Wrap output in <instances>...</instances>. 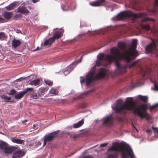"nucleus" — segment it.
<instances>
[{
  "instance_id": "8",
  "label": "nucleus",
  "mask_w": 158,
  "mask_h": 158,
  "mask_svg": "<svg viewBox=\"0 0 158 158\" xmlns=\"http://www.w3.org/2000/svg\"><path fill=\"white\" fill-rule=\"evenodd\" d=\"M59 131H57L46 135L44 137V145H45L48 142H51L57 135Z\"/></svg>"
},
{
  "instance_id": "28",
  "label": "nucleus",
  "mask_w": 158,
  "mask_h": 158,
  "mask_svg": "<svg viewBox=\"0 0 158 158\" xmlns=\"http://www.w3.org/2000/svg\"><path fill=\"white\" fill-rule=\"evenodd\" d=\"M118 154L115 153L114 154H111L108 155L106 158H118Z\"/></svg>"
},
{
  "instance_id": "25",
  "label": "nucleus",
  "mask_w": 158,
  "mask_h": 158,
  "mask_svg": "<svg viewBox=\"0 0 158 158\" xmlns=\"http://www.w3.org/2000/svg\"><path fill=\"white\" fill-rule=\"evenodd\" d=\"M12 141L13 142L19 144H22L23 143V140H21L20 139H16L15 138H12Z\"/></svg>"
},
{
  "instance_id": "13",
  "label": "nucleus",
  "mask_w": 158,
  "mask_h": 158,
  "mask_svg": "<svg viewBox=\"0 0 158 158\" xmlns=\"http://www.w3.org/2000/svg\"><path fill=\"white\" fill-rule=\"evenodd\" d=\"M17 12L23 14H27L29 13L27 7L24 6H19L17 9Z\"/></svg>"
},
{
  "instance_id": "4",
  "label": "nucleus",
  "mask_w": 158,
  "mask_h": 158,
  "mask_svg": "<svg viewBox=\"0 0 158 158\" xmlns=\"http://www.w3.org/2000/svg\"><path fill=\"white\" fill-rule=\"evenodd\" d=\"M108 151L120 152L121 154V158H135L132 149L125 146L123 144L118 142L113 143V145L108 149Z\"/></svg>"
},
{
  "instance_id": "11",
  "label": "nucleus",
  "mask_w": 158,
  "mask_h": 158,
  "mask_svg": "<svg viewBox=\"0 0 158 158\" xmlns=\"http://www.w3.org/2000/svg\"><path fill=\"white\" fill-rule=\"evenodd\" d=\"M148 14L156 15L158 14V0H155L154 7L148 12Z\"/></svg>"
},
{
  "instance_id": "48",
  "label": "nucleus",
  "mask_w": 158,
  "mask_h": 158,
  "mask_svg": "<svg viewBox=\"0 0 158 158\" xmlns=\"http://www.w3.org/2000/svg\"><path fill=\"white\" fill-rule=\"evenodd\" d=\"M27 120L26 119H25V120H24V121H23V125H26V124L25 123V122H27Z\"/></svg>"
},
{
  "instance_id": "51",
  "label": "nucleus",
  "mask_w": 158,
  "mask_h": 158,
  "mask_svg": "<svg viewBox=\"0 0 158 158\" xmlns=\"http://www.w3.org/2000/svg\"><path fill=\"white\" fill-rule=\"evenodd\" d=\"M133 127H134V128L137 131V132L138 131V130L136 129V128L133 125Z\"/></svg>"
},
{
  "instance_id": "27",
  "label": "nucleus",
  "mask_w": 158,
  "mask_h": 158,
  "mask_svg": "<svg viewBox=\"0 0 158 158\" xmlns=\"http://www.w3.org/2000/svg\"><path fill=\"white\" fill-rule=\"evenodd\" d=\"M46 91L47 90L45 88H41L39 89L38 92L40 94V96L42 97L44 95V92Z\"/></svg>"
},
{
  "instance_id": "15",
  "label": "nucleus",
  "mask_w": 158,
  "mask_h": 158,
  "mask_svg": "<svg viewBox=\"0 0 158 158\" xmlns=\"http://www.w3.org/2000/svg\"><path fill=\"white\" fill-rule=\"evenodd\" d=\"M21 43V42L19 40L14 39L12 41V47L14 48H16L19 47Z\"/></svg>"
},
{
  "instance_id": "29",
  "label": "nucleus",
  "mask_w": 158,
  "mask_h": 158,
  "mask_svg": "<svg viewBox=\"0 0 158 158\" xmlns=\"http://www.w3.org/2000/svg\"><path fill=\"white\" fill-rule=\"evenodd\" d=\"M138 97L139 99L144 101L145 102H147L148 100V97L146 96L139 95Z\"/></svg>"
},
{
  "instance_id": "9",
  "label": "nucleus",
  "mask_w": 158,
  "mask_h": 158,
  "mask_svg": "<svg viewBox=\"0 0 158 158\" xmlns=\"http://www.w3.org/2000/svg\"><path fill=\"white\" fill-rule=\"evenodd\" d=\"M15 150L12 151V152H13V154L12 156V158H21L24 156L25 152L23 150H21L20 149L16 147H14Z\"/></svg>"
},
{
  "instance_id": "22",
  "label": "nucleus",
  "mask_w": 158,
  "mask_h": 158,
  "mask_svg": "<svg viewBox=\"0 0 158 158\" xmlns=\"http://www.w3.org/2000/svg\"><path fill=\"white\" fill-rule=\"evenodd\" d=\"M84 123L83 120H81L79 121L77 123L73 124V127L74 128H78L82 126Z\"/></svg>"
},
{
  "instance_id": "21",
  "label": "nucleus",
  "mask_w": 158,
  "mask_h": 158,
  "mask_svg": "<svg viewBox=\"0 0 158 158\" xmlns=\"http://www.w3.org/2000/svg\"><path fill=\"white\" fill-rule=\"evenodd\" d=\"M34 89L33 88H27L25 89L23 92L25 94L27 93H28L31 97V94L34 93Z\"/></svg>"
},
{
  "instance_id": "14",
  "label": "nucleus",
  "mask_w": 158,
  "mask_h": 158,
  "mask_svg": "<svg viewBox=\"0 0 158 158\" xmlns=\"http://www.w3.org/2000/svg\"><path fill=\"white\" fill-rule=\"evenodd\" d=\"M113 119L111 116L107 117L103 122V124L105 125L110 126L112 124Z\"/></svg>"
},
{
  "instance_id": "19",
  "label": "nucleus",
  "mask_w": 158,
  "mask_h": 158,
  "mask_svg": "<svg viewBox=\"0 0 158 158\" xmlns=\"http://www.w3.org/2000/svg\"><path fill=\"white\" fill-rule=\"evenodd\" d=\"M40 97H41L40 94H39L38 92L35 93L34 91V93L31 94L30 98L32 99H36L39 98Z\"/></svg>"
},
{
  "instance_id": "20",
  "label": "nucleus",
  "mask_w": 158,
  "mask_h": 158,
  "mask_svg": "<svg viewBox=\"0 0 158 158\" xmlns=\"http://www.w3.org/2000/svg\"><path fill=\"white\" fill-rule=\"evenodd\" d=\"M73 69V68H72L71 66L70 65L65 69V70L63 72L64 75L65 76L69 74Z\"/></svg>"
},
{
  "instance_id": "26",
  "label": "nucleus",
  "mask_w": 158,
  "mask_h": 158,
  "mask_svg": "<svg viewBox=\"0 0 158 158\" xmlns=\"http://www.w3.org/2000/svg\"><path fill=\"white\" fill-rule=\"evenodd\" d=\"M141 27L143 29H144L147 31L149 30L150 28V27L148 24H142L141 25Z\"/></svg>"
},
{
  "instance_id": "23",
  "label": "nucleus",
  "mask_w": 158,
  "mask_h": 158,
  "mask_svg": "<svg viewBox=\"0 0 158 158\" xmlns=\"http://www.w3.org/2000/svg\"><path fill=\"white\" fill-rule=\"evenodd\" d=\"M40 81L39 79H36L31 81L29 82V85H32L36 86L38 85Z\"/></svg>"
},
{
  "instance_id": "16",
  "label": "nucleus",
  "mask_w": 158,
  "mask_h": 158,
  "mask_svg": "<svg viewBox=\"0 0 158 158\" xmlns=\"http://www.w3.org/2000/svg\"><path fill=\"white\" fill-rule=\"evenodd\" d=\"M17 3L14 2L10 4L8 6H6L5 8L7 10H11L13 9L16 6Z\"/></svg>"
},
{
  "instance_id": "17",
  "label": "nucleus",
  "mask_w": 158,
  "mask_h": 158,
  "mask_svg": "<svg viewBox=\"0 0 158 158\" xmlns=\"http://www.w3.org/2000/svg\"><path fill=\"white\" fill-rule=\"evenodd\" d=\"M25 95L23 91L17 92L14 95V98L16 99H19L23 97Z\"/></svg>"
},
{
  "instance_id": "34",
  "label": "nucleus",
  "mask_w": 158,
  "mask_h": 158,
  "mask_svg": "<svg viewBox=\"0 0 158 158\" xmlns=\"http://www.w3.org/2000/svg\"><path fill=\"white\" fill-rule=\"evenodd\" d=\"M45 82L46 85H48L49 86L52 85L53 84L52 82L50 80H45Z\"/></svg>"
},
{
  "instance_id": "43",
  "label": "nucleus",
  "mask_w": 158,
  "mask_h": 158,
  "mask_svg": "<svg viewBox=\"0 0 158 158\" xmlns=\"http://www.w3.org/2000/svg\"><path fill=\"white\" fill-rule=\"evenodd\" d=\"M16 18H21L22 17V15L20 14L16 15L15 16Z\"/></svg>"
},
{
  "instance_id": "12",
  "label": "nucleus",
  "mask_w": 158,
  "mask_h": 158,
  "mask_svg": "<svg viewBox=\"0 0 158 158\" xmlns=\"http://www.w3.org/2000/svg\"><path fill=\"white\" fill-rule=\"evenodd\" d=\"M135 39H133L132 41H133ZM137 41V40L136 39H135ZM133 42V41H132ZM118 47L120 49L122 50H126L127 45L126 44L125 42H118ZM130 48H131L132 49H133V48L132 47V43H131V46L129 48V50L128 51H130ZM125 51L123 52H124L125 51Z\"/></svg>"
},
{
  "instance_id": "40",
  "label": "nucleus",
  "mask_w": 158,
  "mask_h": 158,
  "mask_svg": "<svg viewBox=\"0 0 158 158\" xmlns=\"http://www.w3.org/2000/svg\"><path fill=\"white\" fill-rule=\"evenodd\" d=\"M142 21L143 22H145L147 21H154V19L151 18H144V19H142Z\"/></svg>"
},
{
  "instance_id": "10",
  "label": "nucleus",
  "mask_w": 158,
  "mask_h": 158,
  "mask_svg": "<svg viewBox=\"0 0 158 158\" xmlns=\"http://www.w3.org/2000/svg\"><path fill=\"white\" fill-rule=\"evenodd\" d=\"M152 42L148 45L146 48L145 49L147 52L148 53H154L156 50V40H154L152 39Z\"/></svg>"
},
{
  "instance_id": "5",
  "label": "nucleus",
  "mask_w": 158,
  "mask_h": 158,
  "mask_svg": "<svg viewBox=\"0 0 158 158\" xmlns=\"http://www.w3.org/2000/svg\"><path fill=\"white\" fill-rule=\"evenodd\" d=\"M147 14L145 13H141L139 14L133 13L130 11H123L118 14L116 16L118 20H122L125 19L131 18L133 20L140 17H146Z\"/></svg>"
},
{
  "instance_id": "35",
  "label": "nucleus",
  "mask_w": 158,
  "mask_h": 158,
  "mask_svg": "<svg viewBox=\"0 0 158 158\" xmlns=\"http://www.w3.org/2000/svg\"><path fill=\"white\" fill-rule=\"evenodd\" d=\"M3 16L0 15V23H4L6 22V19L3 18Z\"/></svg>"
},
{
  "instance_id": "47",
  "label": "nucleus",
  "mask_w": 158,
  "mask_h": 158,
  "mask_svg": "<svg viewBox=\"0 0 158 158\" xmlns=\"http://www.w3.org/2000/svg\"><path fill=\"white\" fill-rule=\"evenodd\" d=\"M83 158H93V157L91 156L88 155V156L84 157Z\"/></svg>"
},
{
  "instance_id": "1",
  "label": "nucleus",
  "mask_w": 158,
  "mask_h": 158,
  "mask_svg": "<svg viewBox=\"0 0 158 158\" xmlns=\"http://www.w3.org/2000/svg\"><path fill=\"white\" fill-rule=\"evenodd\" d=\"M133 49L130 48V51H125L122 54L119 50L117 47H113L110 49V52L113 55H107L105 58L109 63H111L114 61L117 67L116 72L119 74L125 73L128 67L131 68L135 65L136 62L130 64L129 63L132 60L131 56L135 57L137 56V52L135 50L137 47V41L134 40L132 43Z\"/></svg>"
},
{
  "instance_id": "44",
  "label": "nucleus",
  "mask_w": 158,
  "mask_h": 158,
  "mask_svg": "<svg viewBox=\"0 0 158 158\" xmlns=\"http://www.w3.org/2000/svg\"><path fill=\"white\" fill-rule=\"evenodd\" d=\"M85 104H81L80 106V107L81 108H85Z\"/></svg>"
},
{
  "instance_id": "37",
  "label": "nucleus",
  "mask_w": 158,
  "mask_h": 158,
  "mask_svg": "<svg viewBox=\"0 0 158 158\" xmlns=\"http://www.w3.org/2000/svg\"><path fill=\"white\" fill-rule=\"evenodd\" d=\"M105 1L106 0H99L97 1L99 6L103 5V3L105 2Z\"/></svg>"
},
{
  "instance_id": "41",
  "label": "nucleus",
  "mask_w": 158,
  "mask_h": 158,
  "mask_svg": "<svg viewBox=\"0 0 158 158\" xmlns=\"http://www.w3.org/2000/svg\"><path fill=\"white\" fill-rule=\"evenodd\" d=\"M154 89L155 90L158 91V85L156 84H154Z\"/></svg>"
},
{
  "instance_id": "30",
  "label": "nucleus",
  "mask_w": 158,
  "mask_h": 158,
  "mask_svg": "<svg viewBox=\"0 0 158 158\" xmlns=\"http://www.w3.org/2000/svg\"><path fill=\"white\" fill-rule=\"evenodd\" d=\"M1 98L4 99H6L8 101L10 100L11 99V98L10 97H8L6 95H1L0 96Z\"/></svg>"
},
{
  "instance_id": "7",
  "label": "nucleus",
  "mask_w": 158,
  "mask_h": 158,
  "mask_svg": "<svg viewBox=\"0 0 158 158\" xmlns=\"http://www.w3.org/2000/svg\"><path fill=\"white\" fill-rule=\"evenodd\" d=\"M14 146H9L6 142L2 140L0 141V149L3 151L4 153L6 154H11L12 151L15 150Z\"/></svg>"
},
{
  "instance_id": "38",
  "label": "nucleus",
  "mask_w": 158,
  "mask_h": 158,
  "mask_svg": "<svg viewBox=\"0 0 158 158\" xmlns=\"http://www.w3.org/2000/svg\"><path fill=\"white\" fill-rule=\"evenodd\" d=\"M17 93V92L14 89H12L10 91V92L9 94L10 95H15Z\"/></svg>"
},
{
  "instance_id": "18",
  "label": "nucleus",
  "mask_w": 158,
  "mask_h": 158,
  "mask_svg": "<svg viewBox=\"0 0 158 158\" xmlns=\"http://www.w3.org/2000/svg\"><path fill=\"white\" fill-rule=\"evenodd\" d=\"M2 15L4 18L9 19L11 18L12 13L11 12L6 11L2 14Z\"/></svg>"
},
{
  "instance_id": "36",
  "label": "nucleus",
  "mask_w": 158,
  "mask_h": 158,
  "mask_svg": "<svg viewBox=\"0 0 158 158\" xmlns=\"http://www.w3.org/2000/svg\"><path fill=\"white\" fill-rule=\"evenodd\" d=\"M152 129L155 135L156 134H157L158 135V128L152 127Z\"/></svg>"
},
{
  "instance_id": "33",
  "label": "nucleus",
  "mask_w": 158,
  "mask_h": 158,
  "mask_svg": "<svg viewBox=\"0 0 158 158\" xmlns=\"http://www.w3.org/2000/svg\"><path fill=\"white\" fill-rule=\"evenodd\" d=\"M88 92H86L83 94L80 95L79 96L77 97V98L78 99H80L82 98H85V95H86L88 94Z\"/></svg>"
},
{
  "instance_id": "50",
  "label": "nucleus",
  "mask_w": 158,
  "mask_h": 158,
  "mask_svg": "<svg viewBox=\"0 0 158 158\" xmlns=\"http://www.w3.org/2000/svg\"><path fill=\"white\" fill-rule=\"evenodd\" d=\"M17 32L18 33H21V31L19 29H17Z\"/></svg>"
},
{
  "instance_id": "42",
  "label": "nucleus",
  "mask_w": 158,
  "mask_h": 158,
  "mask_svg": "<svg viewBox=\"0 0 158 158\" xmlns=\"http://www.w3.org/2000/svg\"><path fill=\"white\" fill-rule=\"evenodd\" d=\"M108 144V143H102V144H101L100 146V147H104L106 146V145H107Z\"/></svg>"
},
{
  "instance_id": "52",
  "label": "nucleus",
  "mask_w": 158,
  "mask_h": 158,
  "mask_svg": "<svg viewBox=\"0 0 158 158\" xmlns=\"http://www.w3.org/2000/svg\"><path fill=\"white\" fill-rule=\"evenodd\" d=\"M33 128L34 129H35V124H34L33 125Z\"/></svg>"
},
{
  "instance_id": "31",
  "label": "nucleus",
  "mask_w": 158,
  "mask_h": 158,
  "mask_svg": "<svg viewBox=\"0 0 158 158\" xmlns=\"http://www.w3.org/2000/svg\"><path fill=\"white\" fill-rule=\"evenodd\" d=\"M89 5L93 6H99V5L98 4L97 1L96 2H92L89 3Z\"/></svg>"
},
{
  "instance_id": "2",
  "label": "nucleus",
  "mask_w": 158,
  "mask_h": 158,
  "mask_svg": "<svg viewBox=\"0 0 158 158\" xmlns=\"http://www.w3.org/2000/svg\"><path fill=\"white\" fill-rule=\"evenodd\" d=\"M135 105V102L132 98H127L123 104L122 100H118L116 105L113 108L117 113H119L124 115L128 111H132L141 118H145L147 120H150L151 118V116L146 112L147 106L145 104H142L139 107H136Z\"/></svg>"
},
{
  "instance_id": "3",
  "label": "nucleus",
  "mask_w": 158,
  "mask_h": 158,
  "mask_svg": "<svg viewBox=\"0 0 158 158\" xmlns=\"http://www.w3.org/2000/svg\"><path fill=\"white\" fill-rule=\"evenodd\" d=\"M106 58V57L105 58V55L104 54H101L98 56V60L96 61V65L92 68L91 71L86 75L85 78L82 77H80V82L81 84H82L85 82L86 86H89L94 80L103 78L106 76V70L102 68L100 69L99 73L95 76H94L96 69V66L102 65V62L104 61V59L105 58V59ZM105 60H106L105 59Z\"/></svg>"
},
{
  "instance_id": "24",
  "label": "nucleus",
  "mask_w": 158,
  "mask_h": 158,
  "mask_svg": "<svg viewBox=\"0 0 158 158\" xmlns=\"http://www.w3.org/2000/svg\"><path fill=\"white\" fill-rule=\"evenodd\" d=\"M7 38L6 35L3 32H0V40H4Z\"/></svg>"
},
{
  "instance_id": "53",
  "label": "nucleus",
  "mask_w": 158,
  "mask_h": 158,
  "mask_svg": "<svg viewBox=\"0 0 158 158\" xmlns=\"http://www.w3.org/2000/svg\"><path fill=\"white\" fill-rule=\"evenodd\" d=\"M38 47H37V48L35 49V50H34V51H35L36 50H38Z\"/></svg>"
},
{
  "instance_id": "45",
  "label": "nucleus",
  "mask_w": 158,
  "mask_h": 158,
  "mask_svg": "<svg viewBox=\"0 0 158 158\" xmlns=\"http://www.w3.org/2000/svg\"><path fill=\"white\" fill-rule=\"evenodd\" d=\"M23 80V77L20 78L18 79L17 80V81H21Z\"/></svg>"
},
{
  "instance_id": "49",
  "label": "nucleus",
  "mask_w": 158,
  "mask_h": 158,
  "mask_svg": "<svg viewBox=\"0 0 158 158\" xmlns=\"http://www.w3.org/2000/svg\"><path fill=\"white\" fill-rule=\"evenodd\" d=\"M40 0H32V1L34 3H36L39 1Z\"/></svg>"
},
{
  "instance_id": "39",
  "label": "nucleus",
  "mask_w": 158,
  "mask_h": 158,
  "mask_svg": "<svg viewBox=\"0 0 158 158\" xmlns=\"http://www.w3.org/2000/svg\"><path fill=\"white\" fill-rule=\"evenodd\" d=\"M158 106V104H156L155 105H154L153 106H151L149 109L150 110L152 111L154 109L156 108Z\"/></svg>"
},
{
  "instance_id": "6",
  "label": "nucleus",
  "mask_w": 158,
  "mask_h": 158,
  "mask_svg": "<svg viewBox=\"0 0 158 158\" xmlns=\"http://www.w3.org/2000/svg\"><path fill=\"white\" fill-rule=\"evenodd\" d=\"M64 31H56L53 34V36L50 38L49 39L46 40L44 42V45H50L55 41L56 39H58L63 36Z\"/></svg>"
},
{
  "instance_id": "46",
  "label": "nucleus",
  "mask_w": 158,
  "mask_h": 158,
  "mask_svg": "<svg viewBox=\"0 0 158 158\" xmlns=\"http://www.w3.org/2000/svg\"><path fill=\"white\" fill-rule=\"evenodd\" d=\"M147 133H152V131L150 129H147L146 131Z\"/></svg>"
},
{
  "instance_id": "32",
  "label": "nucleus",
  "mask_w": 158,
  "mask_h": 158,
  "mask_svg": "<svg viewBox=\"0 0 158 158\" xmlns=\"http://www.w3.org/2000/svg\"><path fill=\"white\" fill-rule=\"evenodd\" d=\"M50 93L51 94L56 95L58 94V92L57 91V90H56V89L53 88H52L50 90Z\"/></svg>"
}]
</instances>
